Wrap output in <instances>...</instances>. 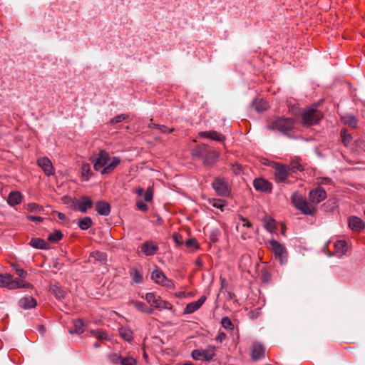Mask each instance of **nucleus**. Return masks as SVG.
Masks as SVG:
<instances>
[{
	"mask_svg": "<svg viewBox=\"0 0 365 365\" xmlns=\"http://www.w3.org/2000/svg\"><path fill=\"white\" fill-rule=\"evenodd\" d=\"M14 269L15 270L16 272V274L21 279H25L26 278L27 275H28V273L26 271H25L24 269L21 268V267H19L18 266L16 265H13L12 266Z\"/></svg>",
	"mask_w": 365,
	"mask_h": 365,
	"instance_id": "8fccbe9b",
	"label": "nucleus"
},
{
	"mask_svg": "<svg viewBox=\"0 0 365 365\" xmlns=\"http://www.w3.org/2000/svg\"><path fill=\"white\" fill-rule=\"evenodd\" d=\"M242 172V166L240 165H236V168H234V173L236 175H240Z\"/></svg>",
	"mask_w": 365,
	"mask_h": 365,
	"instance_id": "338daca9",
	"label": "nucleus"
},
{
	"mask_svg": "<svg viewBox=\"0 0 365 365\" xmlns=\"http://www.w3.org/2000/svg\"><path fill=\"white\" fill-rule=\"evenodd\" d=\"M212 188L216 192L217 195L221 197H227L229 196L230 191L229 190L227 183L224 180V178H216L212 183Z\"/></svg>",
	"mask_w": 365,
	"mask_h": 365,
	"instance_id": "0eeeda50",
	"label": "nucleus"
},
{
	"mask_svg": "<svg viewBox=\"0 0 365 365\" xmlns=\"http://www.w3.org/2000/svg\"><path fill=\"white\" fill-rule=\"evenodd\" d=\"M264 227L269 232H274L276 229L274 225V220L272 218H265Z\"/></svg>",
	"mask_w": 365,
	"mask_h": 365,
	"instance_id": "79ce46f5",
	"label": "nucleus"
},
{
	"mask_svg": "<svg viewBox=\"0 0 365 365\" xmlns=\"http://www.w3.org/2000/svg\"><path fill=\"white\" fill-rule=\"evenodd\" d=\"M341 121L344 125L351 128H356L358 124L357 118L354 115L350 114L342 116Z\"/></svg>",
	"mask_w": 365,
	"mask_h": 365,
	"instance_id": "b1692460",
	"label": "nucleus"
},
{
	"mask_svg": "<svg viewBox=\"0 0 365 365\" xmlns=\"http://www.w3.org/2000/svg\"><path fill=\"white\" fill-rule=\"evenodd\" d=\"M158 304H159L157 305V309L159 310H162V309H169L170 310L172 309V304L168 301L160 299V301L158 302Z\"/></svg>",
	"mask_w": 365,
	"mask_h": 365,
	"instance_id": "de8ad7c7",
	"label": "nucleus"
},
{
	"mask_svg": "<svg viewBox=\"0 0 365 365\" xmlns=\"http://www.w3.org/2000/svg\"><path fill=\"white\" fill-rule=\"evenodd\" d=\"M327 197V192L321 186H318L317 188L311 190L309 192V198L312 203L318 204Z\"/></svg>",
	"mask_w": 365,
	"mask_h": 365,
	"instance_id": "6e6552de",
	"label": "nucleus"
},
{
	"mask_svg": "<svg viewBox=\"0 0 365 365\" xmlns=\"http://www.w3.org/2000/svg\"><path fill=\"white\" fill-rule=\"evenodd\" d=\"M215 346H209L205 349H194L191 353V356L194 360L210 361L213 360V358L215 356Z\"/></svg>",
	"mask_w": 365,
	"mask_h": 365,
	"instance_id": "423d86ee",
	"label": "nucleus"
},
{
	"mask_svg": "<svg viewBox=\"0 0 365 365\" xmlns=\"http://www.w3.org/2000/svg\"><path fill=\"white\" fill-rule=\"evenodd\" d=\"M341 138L343 143L347 146L351 143L352 137L347 133L346 129L343 128L341 130Z\"/></svg>",
	"mask_w": 365,
	"mask_h": 365,
	"instance_id": "ea45409f",
	"label": "nucleus"
},
{
	"mask_svg": "<svg viewBox=\"0 0 365 365\" xmlns=\"http://www.w3.org/2000/svg\"><path fill=\"white\" fill-rule=\"evenodd\" d=\"M317 105H315L314 108H307L302 110L301 118L304 126L310 127L313 125H317L323 118L322 113L317 110Z\"/></svg>",
	"mask_w": 365,
	"mask_h": 365,
	"instance_id": "20e7f679",
	"label": "nucleus"
},
{
	"mask_svg": "<svg viewBox=\"0 0 365 365\" xmlns=\"http://www.w3.org/2000/svg\"><path fill=\"white\" fill-rule=\"evenodd\" d=\"M253 186L257 191L262 192H271L272 190V185L267 180L258 178L254 180Z\"/></svg>",
	"mask_w": 365,
	"mask_h": 365,
	"instance_id": "1a4fd4ad",
	"label": "nucleus"
},
{
	"mask_svg": "<svg viewBox=\"0 0 365 365\" xmlns=\"http://www.w3.org/2000/svg\"><path fill=\"white\" fill-rule=\"evenodd\" d=\"M38 165L43 170L46 176H51L54 174V169L51 161L47 157L38 158L37 160Z\"/></svg>",
	"mask_w": 365,
	"mask_h": 365,
	"instance_id": "9b49d317",
	"label": "nucleus"
},
{
	"mask_svg": "<svg viewBox=\"0 0 365 365\" xmlns=\"http://www.w3.org/2000/svg\"><path fill=\"white\" fill-rule=\"evenodd\" d=\"M18 304L20 307L29 309L36 307V301L34 297L29 296L20 299Z\"/></svg>",
	"mask_w": 365,
	"mask_h": 365,
	"instance_id": "6ab92c4d",
	"label": "nucleus"
},
{
	"mask_svg": "<svg viewBox=\"0 0 365 365\" xmlns=\"http://www.w3.org/2000/svg\"><path fill=\"white\" fill-rule=\"evenodd\" d=\"M11 279V274H0V287H7L9 289V283Z\"/></svg>",
	"mask_w": 365,
	"mask_h": 365,
	"instance_id": "c9c22d12",
	"label": "nucleus"
},
{
	"mask_svg": "<svg viewBox=\"0 0 365 365\" xmlns=\"http://www.w3.org/2000/svg\"><path fill=\"white\" fill-rule=\"evenodd\" d=\"M209 203L214 207L220 209L221 211H223V207L225 205L224 200L221 199H209Z\"/></svg>",
	"mask_w": 365,
	"mask_h": 365,
	"instance_id": "58836bf2",
	"label": "nucleus"
},
{
	"mask_svg": "<svg viewBox=\"0 0 365 365\" xmlns=\"http://www.w3.org/2000/svg\"><path fill=\"white\" fill-rule=\"evenodd\" d=\"M265 356V349L262 344L255 342L252 344L251 356L252 360L257 361Z\"/></svg>",
	"mask_w": 365,
	"mask_h": 365,
	"instance_id": "2eb2a0df",
	"label": "nucleus"
},
{
	"mask_svg": "<svg viewBox=\"0 0 365 365\" xmlns=\"http://www.w3.org/2000/svg\"><path fill=\"white\" fill-rule=\"evenodd\" d=\"M185 245L187 247H197V242L195 238H191L186 240Z\"/></svg>",
	"mask_w": 365,
	"mask_h": 365,
	"instance_id": "13d9d810",
	"label": "nucleus"
},
{
	"mask_svg": "<svg viewBox=\"0 0 365 365\" xmlns=\"http://www.w3.org/2000/svg\"><path fill=\"white\" fill-rule=\"evenodd\" d=\"M26 210L31 212H40L43 210V208L36 203L31 202L27 205Z\"/></svg>",
	"mask_w": 365,
	"mask_h": 365,
	"instance_id": "c03bdc74",
	"label": "nucleus"
},
{
	"mask_svg": "<svg viewBox=\"0 0 365 365\" xmlns=\"http://www.w3.org/2000/svg\"><path fill=\"white\" fill-rule=\"evenodd\" d=\"M289 170L286 165L277 164L274 169V178L278 182H285L287 179Z\"/></svg>",
	"mask_w": 365,
	"mask_h": 365,
	"instance_id": "f8f14e48",
	"label": "nucleus"
},
{
	"mask_svg": "<svg viewBox=\"0 0 365 365\" xmlns=\"http://www.w3.org/2000/svg\"><path fill=\"white\" fill-rule=\"evenodd\" d=\"M128 118V115L126 114H120L115 117H113L110 120L111 124H115L122 122L123 120H125Z\"/></svg>",
	"mask_w": 365,
	"mask_h": 365,
	"instance_id": "603ef678",
	"label": "nucleus"
},
{
	"mask_svg": "<svg viewBox=\"0 0 365 365\" xmlns=\"http://www.w3.org/2000/svg\"><path fill=\"white\" fill-rule=\"evenodd\" d=\"M154 127L160 129L162 133H171L173 131V129H170L164 125L154 124Z\"/></svg>",
	"mask_w": 365,
	"mask_h": 365,
	"instance_id": "4d7b16f0",
	"label": "nucleus"
},
{
	"mask_svg": "<svg viewBox=\"0 0 365 365\" xmlns=\"http://www.w3.org/2000/svg\"><path fill=\"white\" fill-rule=\"evenodd\" d=\"M51 292L58 299H63L65 297L64 291L58 285H52L51 287Z\"/></svg>",
	"mask_w": 365,
	"mask_h": 365,
	"instance_id": "2f4dec72",
	"label": "nucleus"
},
{
	"mask_svg": "<svg viewBox=\"0 0 365 365\" xmlns=\"http://www.w3.org/2000/svg\"><path fill=\"white\" fill-rule=\"evenodd\" d=\"M63 235L61 230H56L53 233L50 234L47 240L51 243H56L63 238Z\"/></svg>",
	"mask_w": 365,
	"mask_h": 365,
	"instance_id": "72a5a7b5",
	"label": "nucleus"
},
{
	"mask_svg": "<svg viewBox=\"0 0 365 365\" xmlns=\"http://www.w3.org/2000/svg\"><path fill=\"white\" fill-rule=\"evenodd\" d=\"M206 297L202 295L197 301L188 303L183 312L184 314H189L195 312L204 304Z\"/></svg>",
	"mask_w": 365,
	"mask_h": 365,
	"instance_id": "4468645a",
	"label": "nucleus"
},
{
	"mask_svg": "<svg viewBox=\"0 0 365 365\" xmlns=\"http://www.w3.org/2000/svg\"><path fill=\"white\" fill-rule=\"evenodd\" d=\"M135 307L140 312L148 314H152L154 312L153 308L148 307L143 302H136L134 303Z\"/></svg>",
	"mask_w": 365,
	"mask_h": 365,
	"instance_id": "7c9ffc66",
	"label": "nucleus"
},
{
	"mask_svg": "<svg viewBox=\"0 0 365 365\" xmlns=\"http://www.w3.org/2000/svg\"><path fill=\"white\" fill-rule=\"evenodd\" d=\"M37 329H38V332L42 336H43L46 331L45 326L43 324L38 325Z\"/></svg>",
	"mask_w": 365,
	"mask_h": 365,
	"instance_id": "e2e57ef3",
	"label": "nucleus"
},
{
	"mask_svg": "<svg viewBox=\"0 0 365 365\" xmlns=\"http://www.w3.org/2000/svg\"><path fill=\"white\" fill-rule=\"evenodd\" d=\"M93 224L90 217H84L79 220L78 225L81 230H87Z\"/></svg>",
	"mask_w": 365,
	"mask_h": 365,
	"instance_id": "c85d7f7f",
	"label": "nucleus"
},
{
	"mask_svg": "<svg viewBox=\"0 0 365 365\" xmlns=\"http://www.w3.org/2000/svg\"><path fill=\"white\" fill-rule=\"evenodd\" d=\"M294 125L295 121L293 118L281 116L272 121L269 125V128L273 130H277L284 135L291 138L289 132L294 129Z\"/></svg>",
	"mask_w": 365,
	"mask_h": 365,
	"instance_id": "7ed1b4c3",
	"label": "nucleus"
},
{
	"mask_svg": "<svg viewBox=\"0 0 365 365\" xmlns=\"http://www.w3.org/2000/svg\"><path fill=\"white\" fill-rule=\"evenodd\" d=\"M161 284L169 289L174 287V282L171 279H168L167 277L166 279H165Z\"/></svg>",
	"mask_w": 365,
	"mask_h": 365,
	"instance_id": "bf43d9fd",
	"label": "nucleus"
},
{
	"mask_svg": "<svg viewBox=\"0 0 365 365\" xmlns=\"http://www.w3.org/2000/svg\"><path fill=\"white\" fill-rule=\"evenodd\" d=\"M27 220L31 221V222H42L43 218L38 216H34V215H28L26 217Z\"/></svg>",
	"mask_w": 365,
	"mask_h": 365,
	"instance_id": "052dcab7",
	"label": "nucleus"
},
{
	"mask_svg": "<svg viewBox=\"0 0 365 365\" xmlns=\"http://www.w3.org/2000/svg\"><path fill=\"white\" fill-rule=\"evenodd\" d=\"M22 195L19 191H11L9 192L7 198V203L10 206H15L21 202Z\"/></svg>",
	"mask_w": 365,
	"mask_h": 365,
	"instance_id": "aec40b11",
	"label": "nucleus"
},
{
	"mask_svg": "<svg viewBox=\"0 0 365 365\" xmlns=\"http://www.w3.org/2000/svg\"><path fill=\"white\" fill-rule=\"evenodd\" d=\"M226 338V334L224 332H220L216 336V341L222 342Z\"/></svg>",
	"mask_w": 365,
	"mask_h": 365,
	"instance_id": "680f3d73",
	"label": "nucleus"
},
{
	"mask_svg": "<svg viewBox=\"0 0 365 365\" xmlns=\"http://www.w3.org/2000/svg\"><path fill=\"white\" fill-rule=\"evenodd\" d=\"M29 245L36 249H40L43 250H47L49 249V247L46 245V242L41 238H31Z\"/></svg>",
	"mask_w": 365,
	"mask_h": 365,
	"instance_id": "4be33fe9",
	"label": "nucleus"
},
{
	"mask_svg": "<svg viewBox=\"0 0 365 365\" xmlns=\"http://www.w3.org/2000/svg\"><path fill=\"white\" fill-rule=\"evenodd\" d=\"M153 197V190L150 187H148L145 191H144L143 193V199L145 202H150L152 201Z\"/></svg>",
	"mask_w": 365,
	"mask_h": 365,
	"instance_id": "3c124183",
	"label": "nucleus"
},
{
	"mask_svg": "<svg viewBox=\"0 0 365 365\" xmlns=\"http://www.w3.org/2000/svg\"><path fill=\"white\" fill-rule=\"evenodd\" d=\"M120 365H136V360L131 356H123Z\"/></svg>",
	"mask_w": 365,
	"mask_h": 365,
	"instance_id": "49530a36",
	"label": "nucleus"
},
{
	"mask_svg": "<svg viewBox=\"0 0 365 365\" xmlns=\"http://www.w3.org/2000/svg\"><path fill=\"white\" fill-rule=\"evenodd\" d=\"M193 156L202 160L205 166H211L218 161L220 154L205 145L198 146L192 153Z\"/></svg>",
	"mask_w": 365,
	"mask_h": 365,
	"instance_id": "f03ea898",
	"label": "nucleus"
},
{
	"mask_svg": "<svg viewBox=\"0 0 365 365\" xmlns=\"http://www.w3.org/2000/svg\"><path fill=\"white\" fill-rule=\"evenodd\" d=\"M133 281L136 284H140L143 282V276L137 268H133L130 274Z\"/></svg>",
	"mask_w": 365,
	"mask_h": 365,
	"instance_id": "e433bc0d",
	"label": "nucleus"
},
{
	"mask_svg": "<svg viewBox=\"0 0 365 365\" xmlns=\"http://www.w3.org/2000/svg\"><path fill=\"white\" fill-rule=\"evenodd\" d=\"M269 244L275 258L279 261L280 264H287L288 253L284 245L274 239L269 240Z\"/></svg>",
	"mask_w": 365,
	"mask_h": 365,
	"instance_id": "39448f33",
	"label": "nucleus"
},
{
	"mask_svg": "<svg viewBox=\"0 0 365 365\" xmlns=\"http://www.w3.org/2000/svg\"><path fill=\"white\" fill-rule=\"evenodd\" d=\"M270 278V274L267 271H264L262 272V281L263 282H267L269 279Z\"/></svg>",
	"mask_w": 365,
	"mask_h": 365,
	"instance_id": "0e129e2a",
	"label": "nucleus"
},
{
	"mask_svg": "<svg viewBox=\"0 0 365 365\" xmlns=\"http://www.w3.org/2000/svg\"><path fill=\"white\" fill-rule=\"evenodd\" d=\"M135 193L138 195V196H141L143 195L144 193V189L142 188V187H138V189H136L135 190Z\"/></svg>",
	"mask_w": 365,
	"mask_h": 365,
	"instance_id": "774afa93",
	"label": "nucleus"
},
{
	"mask_svg": "<svg viewBox=\"0 0 365 365\" xmlns=\"http://www.w3.org/2000/svg\"><path fill=\"white\" fill-rule=\"evenodd\" d=\"M289 171L296 173L298 171H302L303 167L297 159L292 160L289 165H286Z\"/></svg>",
	"mask_w": 365,
	"mask_h": 365,
	"instance_id": "c756f323",
	"label": "nucleus"
},
{
	"mask_svg": "<svg viewBox=\"0 0 365 365\" xmlns=\"http://www.w3.org/2000/svg\"><path fill=\"white\" fill-rule=\"evenodd\" d=\"M90 333L92 336H95L97 339L99 340H108L109 339L108 334L101 329H91Z\"/></svg>",
	"mask_w": 365,
	"mask_h": 365,
	"instance_id": "473e14b6",
	"label": "nucleus"
},
{
	"mask_svg": "<svg viewBox=\"0 0 365 365\" xmlns=\"http://www.w3.org/2000/svg\"><path fill=\"white\" fill-rule=\"evenodd\" d=\"M81 172H82V176L85 180H88V179L93 175V172L91 170L89 164H88V163H85V164L82 165Z\"/></svg>",
	"mask_w": 365,
	"mask_h": 365,
	"instance_id": "f704fd0d",
	"label": "nucleus"
},
{
	"mask_svg": "<svg viewBox=\"0 0 365 365\" xmlns=\"http://www.w3.org/2000/svg\"><path fill=\"white\" fill-rule=\"evenodd\" d=\"M90 256L93 258L96 262L101 264H106L107 262V255L105 252L94 251L90 254Z\"/></svg>",
	"mask_w": 365,
	"mask_h": 365,
	"instance_id": "393cba45",
	"label": "nucleus"
},
{
	"mask_svg": "<svg viewBox=\"0 0 365 365\" xmlns=\"http://www.w3.org/2000/svg\"><path fill=\"white\" fill-rule=\"evenodd\" d=\"M221 324L223 328L228 330L234 329V325L230 319L227 317H224L221 319Z\"/></svg>",
	"mask_w": 365,
	"mask_h": 365,
	"instance_id": "37998d69",
	"label": "nucleus"
},
{
	"mask_svg": "<svg viewBox=\"0 0 365 365\" xmlns=\"http://www.w3.org/2000/svg\"><path fill=\"white\" fill-rule=\"evenodd\" d=\"M93 200L86 195H83L80 197L78 202L76 204L74 209L86 213L88 209L93 207Z\"/></svg>",
	"mask_w": 365,
	"mask_h": 365,
	"instance_id": "9d476101",
	"label": "nucleus"
},
{
	"mask_svg": "<svg viewBox=\"0 0 365 365\" xmlns=\"http://www.w3.org/2000/svg\"><path fill=\"white\" fill-rule=\"evenodd\" d=\"M220 234V231L218 228H214V229L211 230L210 233V237H209L210 240L212 243H215L218 240V237H219Z\"/></svg>",
	"mask_w": 365,
	"mask_h": 365,
	"instance_id": "a18cd8bd",
	"label": "nucleus"
},
{
	"mask_svg": "<svg viewBox=\"0 0 365 365\" xmlns=\"http://www.w3.org/2000/svg\"><path fill=\"white\" fill-rule=\"evenodd\" d=\"M199 135L201 138H210L218 142H223L225 139L224 135L215 130L202 131L199 133Z\"/></svg>",
	"mask_w": 365,
	"mask_h": 365,
	"instance_id": "a211bd4d",
	"label": "nucleus"
},
{
	"mask_svg": "<svg viewBox=\"0 0 365 365\" xmlns=\"http://www.w3.org/2000/svg\"><path fill=\"white\" fill-rule=\"evenodd\" d=\"M299 210L304 215H312L317 211V209L306 200L302 204V207H300Z\"/></svg>",
	"mask_w": 365,
	"mask_h": 365,
	"instance_id": "cd10ccee",
	"label": "nucleus"
},
{
	"mask_svg": "<svg viewBox=\"0 0 365 365\" xmlns=\"http://www.w3.org/2000/svg\"><path fill=\"white\" fill-rule=\"evenodd\" d=\"M252 106L255 107V110L258 113H262L266 110L268 107L267 102L262 101L259 102L253 101Z\"/></svg>",
	"mask_w": 365,
	"mask_h": 365,
	"instance_id": "4c0bfd02",
	"label": "nucleus"
},
{
	"mask_svg": "<svg viewBox=\"0 0 365 365\" xmlns=\"http://www.w3.org/2000/svg\"><path fill=\"white\" fill-rule=\"evenodd\" d=\"M96 210L100 215L108 216L110 212V205L104 200H98L96 203Z\"/></svg>",
	"mask_w": 365,
	"mask_h": 365,
	"instance_id": "f3484780",
	"label": "nucleus"
},
{
	"mask_svg": "<svg viewBox=\"0 0 365 365\" xmlns=\"http://www.w3.org/2000/svg\"><path fill=\"white\" fill-rule=\"evenodd\" d=\"M120 335L126 341H130L133 339L132 332L130 330H125L124 331H120Z\"/></svg>",
	"mask_w": 365,
	"mask_h": 365,
	"instance_id": "5fc2aeb1",
	"label": "nucleus"
},
{
	"mask_svg": "<svg viewBox=\"0 0 365 365\" xmlns=\"http://www.w3.org/2000/svg\"><path fill=\"white\" fill-rule=\"evenodd\" d=\"M291 200L294 206L299 210L300 207H302V204L304 202L306 199L297 192H294L291 196Z\"/></svg>",
	"mask_w": 365,
	"mask_h": 365,
	"instance_id": "a878e982",
	"label": "nucleus"
},
{
	"mask_svg": "<svg viewBox=\"0 0 365 365\" xmlns=\"http://www.w3.org/2000/svg\"><path fill=\"white\" fill-rule=\"evenodd\" d=\"M91 161L96 171L101 175H108L113 172L121 160L118 156L110 157L106 150H101L96 155L91 158Z\"/></svg>",
	"mask_w": 365,
	"mask_h": 365,
	"instance_id": "f257e3e1",
	"label": "nucleus"
},
{
	"mask_svg": "<svg viewBox=\"0 0 365 365\" xmlns=\"http://www.w3.org/2000/svg\"><path fill=\"white\" fill-rule=\"evenodd\" d=\"M348 225L349 227L353 231L359 232L365 228L364 222L356 216H350L348 218Z\"/></svg>",
	"mask_w": 365,
	"mask_h": 365,
	"instance_id": "ddd939ff",
	"label": "nucleus"
},
{
	"mask_svg": "<svg viewBox=\"0 0 365 365\" xmlns=\"http://www.w3.org/2000/svg\"><path fill=\"white\" fill-rule=\"evenodd\" d=\"M155 295L154 293L153 292H148L145 294V299L146 300V302L150 304V305H153V300L155 299Z\"/></svg>",
	"mask_w": 365,
	"mask_h": 365,
	"instance_id": "6e6d98bb",
	"label": "nucleus"
},
{
	"mask_svg": "<svg viewBox=\"0 0 365 365\" xmlns=\"http://www.w3.org/2000/svg\"><path fill=\"white\" fill-rule=\"evenodd\" d=\"M141 252H143L146 256H153L158 250L159 247L158 245L152 241H146L142 244Z\"/></svg>",
	"mask_w": 365,
	"mask_h": 365,
	"instance_id": "dca6fc26",
	"label": "nucleus"
},
{
	"mask_svg": "<svg viewBox=\"0 0 365 365\" xmlns=\"http://www.w3.org/2000/svg\"><path fill=\"white\" fill-rule=\"evenodd\" d=\"M151 279L155 282L161 284L166 279V276L160 269L157 268L152 272Z\"/></svg>",
	"mask_w": 365,
	"mask_h": 365,
	"instance_id": "5701e85b",
	"label": "nucleus"
},
{
	"mask_svg": "<svg viewBox=\"0 0 365 365\" xmlns=\"http://www.w3.org/2000/svg\"><path fill=\"white\" fill-rule=\"evenodd\" d=\"M23 280L19 278H14V277L11 275V279L10 280L9 283V289H16L21 288V284L22 283Z\"/></svg>",
	"mask_w": 365,
	"mask_h": 365,
	"instance_id": "a19ab883",
	"label": "nucleus"
},
{
	"mask_svg": "<svg viewBox=\"0 0 365 365\" xmlns=\"http://www.w3.org/2000/svg\"><path fill=\"white\" fill-rule=\"evenodd\" d=\"M32 287H33V285L31 283L24 282V280L22 282V283L21 284V288L30 289Z\"/></svg>",
	"mask_w": 365,
	"mask_h": 365,
	"instance_id": "69168bd1",
	"label": "nucleus"
},
{
	"mask_svg": "<svg viewBox=\"0 0 365 365\" xmlns=\"http://www.w3.org/2000/svg\"><path fill=\"white\" fill-rule=\"evenodd\" d=\"M73 329L68 330L69 334H81L84 332L85 323L82 319H76L73 321Z\"/></svg>",
	"mask_w": 365,
	"mask_h": 365,
	"instance_id": "412c9836",
	"label": "nucleus"
},
{
	"mask_svg": "<svg viewBox=\"0 0 365 365\" xmlns=\"http://www.w3.org/2000/svg\"><path fill=\"white\" fill-rule=\"evenodd\" d=\"M136 207L138 209L143 212H147L148 210V206L143 202L141 200H138L136 202Z\"/></svg>",
	"mask_w": 365,
	"mask_h": 365,
	"instance_id": "864d4df0",
	"label": "nucleus"
},
{
	"mask_svg": "<svg viewBox=\"0 0 365 365\" xmlns=\"http://www.w3.org/2000/svg\"><path fill=\"white\" fill-rule=\"evenodd\" d=\"M122 356L117 353H112L108 356L109 359L110 361H112L114 364H120V361L122 359Z\"/></svg>",
	"mask_w": 365,
	"mask_h": 365,
	"instance_id": "09e8293b",
	"label": "nucleus"
},
{
	"mask_svg": "<svg viewBox=\"0 0 365 365\" xmlns=\"http://www.w3.org/2000/svg\"><path fill=\"white\" fill-rule=\"evenodd\" d=\"M334 248L340 255H345L347 251V243L345 240H337L334 242Z\"/></svg>",
	"mask_w": 365,
	"mask_h": 365,
	"instance_id": "bb28decb",
	"label": "nucleus"
}]
</instances>
